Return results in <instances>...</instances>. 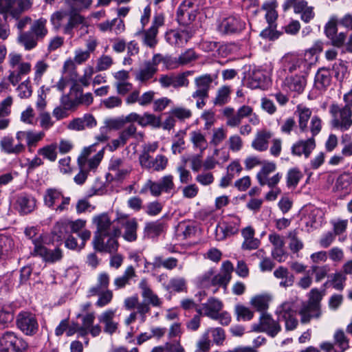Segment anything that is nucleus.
I'll return each instance as SVG.
<instances>
[{
	"label": "nucleus",
	"instance_id": "nucleus-11",
	"mask_svg": "<svg viewBox=\"0 0 352 352\" xmlns=\"http://www.w3.org/2000/svg\"><path fill=\"white\" fill-rule=\"evenodd\" d=\"M294 8L295 13L300 14V19L305 23H309L315 16L314 8L308 6L307 2L305 0H285L283 4L285 10Z\"/></svg>",
	"mask_w": 352,
	"mask_h": 352
},
{
	"label": "nucleus",
	"instance_id": "nucleus-62",
	"mask_svg": "<svg viewBox=\"0 0 352 352\" xmlns=\"http://www.w3.org/2000/svg\"><path fill=\"white\" fill-rule=\"evenodd\" d=\"M173 289L176 292H182L186 289V280L183 278H173L169 281L167 289Z\"/></svg>",
	"mask_w": 352,
	"mask_h": 352
},
{
	"label": "nucleus",
	"instance_id": "nucleus-22",
	"mask_svg": "<svg viewBox=\"0 0 352 352\" xmlns=\"http://www.w3.org/2000/svg\"><path fill=\"white\" fill-rule=\"evenodd\" d=\"M316 148V141L314 138H309L307 140H301L294 143L292 146V153L294 155H304L308 158Z\"/></svg>",
	"mask_w": 352,
	"mask_h": 352
},
{
	"label": "nucleus",
	"instance_id": "nucleus-13",
	"mask_svg": "<svg viewBox=\"0 0 352 352\" xmlns=\"http://www.w3.org/2000/svg\"><path fill=\"white\" fill-rule=\"evenodd\" d=\"M33 244L34 245L33 254L41 256L47 263H54L63 258V252L59 248L54 250L48 249L42 245L40 239L33 240Z\"/></svg>",
	"mask_w": 352,
	"mask_h": 352
},
{
	"label": "nucleus",
	"instance_id": "nucleus-17",
	"mask_svg": "<svg viewBox=\"0 0 352 352\" xmlns=\"http://www.w3.org/2000/svg\"><path fill=\"white\" fill-rule=\"evenodd\" d=\"M188 74L189 72H184L178 75H162L159 78V82L164 88L170 86L175 89L182 87H186L189 85V80L187 78Z\"/></svg>",
	"mask_w": 352,
	"mask_h": 352
},
{
	"label": "nucleus",
	"instance_id": "nucleus-18",
	"mask_svg": "<svg viewBox=\"0 0 352 352\" xmlns=\"http://www.w3.org/2000/svg\"><path fill=\"white\" fill-rule=\"evenodd\" d=\"M338 21L336 19H331L324 27V33L327 37L330 39L332 45L336 47H342L346 40V34L338 32Z\"/></svg>",
	"mask_w": 352,
	"mask_h": 352
},
{
	"label": "nucleus",
	"instance_id": "nucleus-63",
	"mask_svg": "<svg viewBox=\"0 0 352 352\" xmlns=\"http://www.w3.org/2000/svg\"><path fill=\"white\" fill-rule=\"evenodd\" d=\"M310 131L311 136L310 138H315L320 133L322 130V120L318 116H314L311 118L308 131Z\"/></svg>",
	"mask_w": 352,
	"mask_h": 352
},
{
	"label": "nucleus",
	"instance_id": "nucleus-38",
	"mask_svg": "<svg viewBox=\"0 0 352 352\" xmlns=\"http://www.w3.org/2000/svg\"><path fill=\"white\" fill-rule=\"evenodd\" d=\"M157 30L150 27L148 30L138 32L135 34L142 36V42L146 46L154 48L157 44Z\"/></svg>",
	"mask_w": 352,
	"mask_h": 352
},
{
	"label": "nucleus",
	"instance_id": "nucleus-39",
	"mask_svg": "<svg viewBox=\"0 0 352 352\" xmlns=\"http://www.w3.org/2000/svg\"><path fill=\"white\" fill-rule=\"evenodd\" d=\"M219 230L223 234L220 239H224L238 232L239 223L234 221H223L217 228V232Z\"/></svg>",
	"mask_w": 352,
	"mask_h": 352
},
{
	"label": "nucleus",
	"instance_id": "nucleus-28",
	"mask_svg": "<svg viewBox=\"0 0 352 352\" xmlns=\"http://www.w3.org/2000/svg\"><path fill=\"white\" fill-rule=\"evenodd\" d=\"M69 18L67 23L63 25V32L65 34L74 35V29L79 25L87 26V23L84 16L78 13H71L68 15Z\"/></svg>",
	"mask_w": 352,
	"mask_h": 352
},
{
	"label": "nucleus",
	"instance_id": "nucleus-4",
	"mask_svg": "<svg viewBox=\"0 0 352 352\" xmlns=\"http://www.w3.org/2000/svg\"><path fill=\"white\" fill-rule=\"evenodd\" d=\"M30 0H0V14L7 21L8 14L12 18H18L21 14L30 8Z\"/></svg>",
	"mask_w": 352,
	"mask_h": 352
},
{
	"label": "nucleus",
	"instance_id": "nucleus-59",
	"mask_svg": "<svg viewBox=\"0 0 352 352\" xmlns=\"http://www.w3.org/2000/svg\"><path fill=\"white\" fill-rule=\"evenodd\" d=\"M235 313L238 320H250L254 316V312L248 307L241 305H237L235 307Z\"/></svg>",
	"mask_w": 352,
	"mask_h": 352
},
{
	"label": "nucleus",
	"instance_id": "nucleus-37",
	"mask_svg": "<svg viewBox=\"0 0 352 352\" xmlns=\"http://www.w3.org/2000/svg\"><path fill=\"white\" fill-rule=\"evenodd\" d=\"M196 231V226L192 223L180 222L176 228V236L180 240H186L193 237Z\"/></svg>",
	"mask_w": 352,
	"mask_h": 352
},
{
	"label": "nucleus",
	"instance_id": "nucleus-26",
	"mask_svg": "<svg viewBox=\"0 0 352 352\" xmlns=\"http://www.w3.org/2000/svg\"><path fill=\"white\" fill-rule=\"evenodd\" d=\"M45 136L44 132L35 133L33 131H19L16 133V139L22 143L26 142L28 148H34Z\"/></svg>",
	"mask_w": 352,
	"mask_h": 352
},
{
	"label": "nucleus",
	"instance_id": "nucleus-53",
	"mask_svg": "<svg viewBox=\"0 0 352 352\" xmlns=\"http://www.w3.org/2000/svg\"><path fill=\"white\" fill-rule=\"evenodd\" d=\"M139 124L142 126L151 125L154 127H160L161 126V120L160 118L155 115L145 113L143 116H140Z\"/></svg>",
	"mask_w": 352,
	"mask_h": 352
},
{
	"label": "nucleus",
	"instance_id": "nucleus-8",
	"mask_svg": "<svg viewBox=\"0 0 352 352\" xmlns=\"http://www.w3.org/2000/svg\"><path fill=\"white\" fill-rule=\"evenodd\" d=\"M17 327L26 336H34L38 331V322L35 314L29 311H21L16 316Z\"/></svg>",
	"mask_w": 352,
	"mask_h": 352
},
{
	"label": "nucleus",
	"instance_id": "nucleus-16",
	"mask_svg": "<svg viewBox=\"0 0 352 352\" xmlns=\"http://www.w3.org/2000/svg\"><path fill=\"white\" fill-rule=\"evenodd\" d=\"M234 270L232 263L226 261L222 263L221 272L213 275L211 280V285L223 287L225 289L232 278V272Z\"/></svg>",
	"mask_w": 352,
	"mask_h": 352
},
{
	"label": "nucleus",
	"instance_id": "nucleus-48",
	"mask_svg": "<svg viewBox=\"0 0 352 352\" xmlns=\"http://www.w3.org/2000/svg\"><path fill=\"white\" fill-rule=\"evenodd\" d=\"M57 144L56 143H53L40 148L37 151V153L50 162H55L57 158Z\"/></svg>",
	"mask_w": 352,
	"mask_h": 352
},
{
	"label": "nucleus",
	"instance_id": "nucleus-31",
	"mask_svg": "<svg viewBox=\"0 0 352 352\" xmlns=\"http://www.w3.org/2000/svg\"><path fill=\"white\" fill-rule=\"evenodd\" d=\"M166 226V223L160 219L146 223L144 228V237L155 238L159 236L164 231Z\"/></svg>",
	"mask_w": 352,
	"mask_h": 352
},
{
	"label": "nucleus",
	"instance_id": "nucleus-10",
	"mask_svg": "<svg viewBox=\"0 0 352 352\" xmlns=\"http://www.w3.org/2000/svg\"><path fill=\"white\" fill-rule=\"evenodd\" d=\"M252 330L256 332H265L274 338L280 331L281 327L278 321L274 320L270 314L262 313L259 322L252 325Z\"/></svg>",
	"mask_w": 352,
	"mask_h": 352
},
{
	"label": "nucleus",
	"instance_id": "nucleus-56",
	"mask_svg": "<svg viewBox=\"0 0 352 352\" xmlns=\"http://www.w3.org/2000/svg\"><path fill=\"white\" fill-rule=\"evenodd\" d=\"M120 135L121 136L122 140L124 141L126 143L127 142L128 140L130 139L131 138H143V133H137V127L133 124H131L129 126H128L124 130H122L120 133Z\"/></svg>",
	"mask_w": 352,
	"mask_h": 352
},
{
	"label": "nucleus",
	"instance_id": "nucleus-25",
	"mask_svg": "<svg viewBox=\"0 0 352 352\" xmlns=\"http://www.w3.org/2000/svg\"><path fill=\"white\" fill-rule=\"evenodd\" d=\"M191 36V34L187 30L179 31L175 30H170L165 35L166 41L175 47L184 46Z\"/></svg>",
	"mask_w": 352,
	"mask_h": 352
},
{
	"label": "nucleus",
	"instance_id": "nucleus-57",
	"mask_svg": "<svg viewBox=\"0 0 352 352\" xmlns=\"http://www.w3.org/2000/svg\"><path fill=\"white\" fill-rule=\"evenodd\" d=\"M157 182L162 191L165 193H171L175 188V186L173 182V176L171 175H167L162 177Z\"/></svg>",
	"mask_w": 352,
	"mask_h": 352
},
{
	"label": "nucleus",
	"instance_id": "nucleus-21",
	"mask_svg": "<svg viewBox=\"0 0 352 352\" xmlns=\"http://www.w3.org/2000/svg\"><path fill=\"white\" fill-rule=\"evenodd\" d=\"M213 80L210 74H204L195 78V84L197 89L192 93V97H209V90Z\"/></svg>",
	"mask_w": 352,
	"mask_h": 352
},
{
	"label": "nucleus",
	"instance_id": "nucleus-3",
	"mask_svg": "<svg viewBox=\"0 0 352 352\" xmlns=\"http://www.w3.org/2000/svg\"><path fill=\"white\" fill-rule=\"evenodd\" d=\"M22 56L16 53L9 54V64L13 70L9 72L8 80L12 85H16L21 77L28 74L31 70L30 63L21 62Z\"/></svg>",
	"mask_w": 352,
	"mask_h": 352
},
{
	"label": "nucleus",
	"instance_id": "nucleus-24",
	"mask_svg": "<svg viewBox=\"0 0 352 352\" xmlns=\"http://www.w3.org/2000/svg\"><path fill=\"white\" fill-rule=\"evenodd\" d=\"M219 30L224 34H234L245 28V23L234 16L224 19L219 25Z\"/></svg>",
	"mask_w": 352,
	"mask_h": 352
},
{
	"label": "nucleus",
	"instance_id": "nucleus-23",
	"mask_svg": "<svg viewBox=\"0 0 352 352\" xmlns=\"http://www.w3.org/2000/svg\"><path fill=\"white\" fill-rule=\"evenodd\" d=\"M139 287L142 291V296L146 301L148 305H151L153 307H161L163 301L156 294L150 287L148 281L146 278H143L139 283Z\"/></svg>",
	"mask_w": 352,
	"mask_h": 352
},
{
	"label": "nucleus",
	"instance_id": "nucleus-42",
	"mask_svg": "<svg viewBox=\"0 0 352 352\" xmlns=\"http://www.w3.org/2000/svg\"><path fill=\"white\" fill-rule=\"evenodd\" d=\"M124 232L123 234L124 239L129 242H133L136 241L138 235H137V230L138 227V222L135 218L127 220L124 223Z\"/></svg>",
	"mask_w": 352,
	"mask_h": 352
},
{
	"label": "nucleus",
	"instance_id": "nucleus-14",
	"mask_svg": "<svg viewBox=\"0 0 352 352\" xmlns=\"http://www.w3.org/2000/svg\"><path fill=\"white\" fill-rule=\"evenodd\" d=\"M36 206V200L32 195L21 192L16 195L14 208L20 215L30 214L35 210Z\"/></svg>",
	"mask_w": 352,
	"mask_h": 352
},
{
	"label": "nucleus",
	"instance_id": "nucleus-19",
	"mask_svg": "<svg viewBox=\"0 0 352 352\" xmlns=\"http://www.w3.org/2000/svg\"><path fill=\"white\" fill-rule=\"evenodd\" d=\"M298 314L300 316V323L306 324L309 323L311 320L319 319L322 316V309L304 301L301 303Z\"/></svg>",
	"mask_w": 352,
	"mask_h": 352
},
{
	"label": "nucleus",
	"instance_id": "nucleus-29",
	"mask_svg": "<svg viewBox=\"0 0 352 352\" xmlns=\"http://www.w3.org/2000/svg\"><path fill=\"white\" fill-rule=\"evenodd\" d=\"M204 309V316H206L212 320L217 319V315L223 307V302L215 298H210L207 302L202 304Z\"/></svg>",
	"mask_w": 352,
	"mask_h": 352
},
{
	"label": "nucleus",
	"instance_id": "nucleus-1",
	"mask_svg": "<svg viewBox=\"0 0 352 352\" xmlns=\"http://www.w3.org/2000/svg\"><path fill=\"white\" fill-rule=\"evenodd\" d=\"M16 20L15 27L18 30L17 43L25 50L35 48L39 41L43 40L48 34L47 21L41 17L32 21L30 16L14 18Z\"/></svg>",
	"mask_w": 352,
	"mask_h": 352
},
{
	"label": "nucleus",
	"instance_id": "nucleus-7",
	"mask_svg": "<svg viewBox=\"0 0 352 352\" xmlns=\"http://www.w3.org/2000/svg\"><path fill=\"white\" fill-rule=\"evenodd\" d=\"M92 221L97 228L94 233V236L106 237L109 235L120 236L121 233L120 228L112 224L110 217L107 213H102L95 216Z\"/></svg>",
	"mask_w": 352,
	"mask_h": 352
},
{
	"label": "nucleus",
	"instance_id": "nucleus-41",
	"mask_svg": "<svg viewBox=\"0 0 352 352\" xmlns=\"http://www.w3.org/2000/svg\"><path fill=\"white\" fill-rule=\"evenodd\" d=\"M274 276L276 278L283 279L287 278V281H280L279 285L282 287L287 288L292 287L294 283V276L291 274L288 269L283 266L278 267L274 272Z\"/></svg>",
	"mask_w": 352,
	"mask_h": 352
},
{
	"label": "nucleus",
	"instance_id": "nucleus-43",
	"mask_svg": "<svg viewBox=\"0 0 352 352\" xmlns=\"http://www.w3.org/2000/svg\"><path fill=\"white\" fill-rule=\"evenodd\" d=\"M144 162L140 163L142 168L146 169H153L155 171L164 170L168 164V158L163 155H157L155 157V164L148 163V160H144Z\"/></svg>",
	"mask_w": 352,
	"mask_h": 352
},
{
	"label": "nucleus",
	"instance_id": "nucleus-2",
	"mask_svg": "<svg viewBox=\"0 0 352 352\" xmlns=\"http://www.w3.org/2000/svg\"><path fill=\"white\" fill-rule=\"evenodd\" d=\"M44 204L56 212H62L68 210L70 197H65L63 192L55 188H47L43 196Z\"/></svg>",
	"mask_w": 352,
	"mask_h": 352
},
{
	"label": "nucleus",
	"instance_id": "nucleus-51",
	"mask_svg": "<svg viewBox=\"0 0 352 352\" xmlns=\"http://www.w3.org/2000/svg\"><path fill=\"white\" fill-rule=\"evenodd\" d=\"M69 223L68 220H62L58 221L53 227L52 234L56 236L57 241H60L68 232Z\"/></svg>",
	"mask_w": 352,
	"mask_h": 352
},
{
	"label": "nucleus",
	"instance_id": "nucleus-47",
	"mask_svg": "<svg viewBox=\"0 0 352 352\" xmlns=\"http://www.w3.org/2000/svg\"><path fill=\"white\" fill-rule=\"evenodd\" d=\"M157 71V68H155L154 65H150V62H146L145 63L144 67L136 74L135 78L140 82H146L151 79Z\"/></svg>",
	"mask_w": 352,
	"mask_h": 352
},
{
	"label": "nucleus",
	"instance_id": "nucleus-5",
	"mask_svg": "<svg viewBox=\"0 0 352 352\" xmlns=\"http://www.w3.org/2000/svg\"><path fill=\"white\" fill-rule=\"evenodd\" d=\"M329 112L333 116L331 124L333 127L346 131L351 126L352 110L349 108L333 104L330 106Z\"/></svg>",
	"mask_w": 352,
	"mask_h": 352
},
{
	"label": "nucleus",
	"instance_id": "nucleus-34",
	"mask_svg": "<svg viewBox=\"0 0 352 352\" xmlns=\"http://www.w3.org/2000/svg\"><path fill=\"white\" fill-rule=\"evenodd\" d=\"M115 311L109 309L102 313L98 318L100 322L104 324V331L112 335L118 329V323L113 322Z\"/></svg>",
	"mask_w": 352,
	"mask_h": 352
},
{
	"label": "nucleus",
	"instance_id": "nucleus-30",
	"mask_svg": "<svg viewBox=\"0 0 352 352\" xmlns=\"http://www.w3.org/2000/svg\"><path fill=\"white\" fill-rule=\"evenodd\" d=\"M312 111L309 108L298 105L295 111V115L297 116L298 120V128L301 133L308 131V121L311 118Z\"/></svg>",
	"mask_w": 352,
	"mask_h": 352
},
{
	"label": "nucleus",
	"instance_id": "nucleus-12",
	"mask_svg": "<svg viewBox=\"0 0 352 352\" xmlns=\"http://www.w3.org/2000/svg\"><path fill=\"white\" fill-rule=\"evenodd\" d=\"M253 109L248 105H243L234 113V109L232 107H226L223 110V115L227 118L226 125L230 127H236L244 118L252 116Z\"/></svg>",
	"mask_w": 352,
	"mask_h": 352
},
{
	"label": "nucleus",
	"instance_id": "nucleus-36",
	"mask_svg": "<svg viewBox=\"0 0 352 352\" xmlns=\"http://www.w3.org/2000/svg\"><path fill=\"white\" fill-rule=\"evenodd\" d=\"M136 277V272L132 265L128 266L122 276L116 277L113 280L116 289H120L130 285V281Z\"/></svg>",
	"mask_w": 352,
	"mask_h": 352
},
{
	"label": "nucleus",
	"instance_id": "nucleus-40",
	"mask_svg": "<svg viewBox=\"0 0 352 352\" xmlns=\"http://www.w3.org/2000/svg\"><path fill=\"white\" fill-rule=\"evenodd\" d=\"M109 280V275L107 273H100L98 276L97 285L89 289V296H96V294L100 293L101 291L108 289Z\"/></svg>",
	"mask_w": 352,
	"mask_h": 352
},
{
	"label": "nucleus",
	"instance_id": "nucleus-44",
	"mask_svg": "<svg viewBox=\"0 0 352 352\" xmlns=\"http://www.w3.org/2000/svg\"><path fill=\"white\" fill-rule=\"evenodd\" d=\"M276 3L275 1L265 2L261 9L266 11L265 19L268 25H276L275 22L278 17V13L276 10Z\"/></svg>",
	"mask_w": 352,
	"mask_h": 352
},
{
	"label": "nucleus",
	"instance_id": "nucleus-35",
	"mask_svg": "<svg viewBox=\"0 0 352 352\" xmlns=\"http://www.w3.org/2000/svg\"><path fill=\"white\" fill-rule=\"evenodd\" d=\"M331 81V72L325 67L320 68L314 79L315 87L318 90H324L330 85Z\"/></svg>",
	"mask_w": 352,
	"mask_h": 352
},
{
	"label": "nucleus",
	"instance_id": "nucleus-20",
	"mask_svg": "<svg viewBox=\"0 0 352 352\" xmlns=\"http://www.w3.org/2000/svg\"><path fill=\"white\" fill-rule=\"evenodd\" d=\"M307 75L296 74L287 76L283 82L284 87L290 91L300 94L304 91L306 86Z\"/></svg>",
	"mask_w": 352,
	"mask_h": 352
},
{
	"label": "nucleus",
	"instance_id": "nucleus-52",
	"mask_svg": "<svg viewBox=\"0 0 352 352\" xmlns=\"http://www.w3.org/2000/svg\"><path fill=\"white\" fill-rule=\"evenodd\" d=\"M69 13L66 10H60L54 12L50 16V22L55 30L63 28L62 21L68 16Z\"/></svg>",
	"mask_w": 352,
	"mask_h": 352
},
{
	"label": "nucleus",
	"instance_id": "nucleus-54",
	"mask_svg": "<svg viewBox=\"0 0 352 352\" xmlns=\"http://www.w3.org/2000/svg\"><path fill=\"white\" fill-rule=\"evenodd\" d=\"M302 177V174L298 168H294L290 169L287 175V187L295 188Z\"/></svg>",
	"mask_w": 352,
	"mask_h": 352
},
{
	"label": "nucleus",
	"instance_id": "nucleus-60",
	"mask_svg": "<svg viewBox=\"0 0 352 352\" xmlns=\"http://www.w3.org/2000/svg\"><path fill=\"white\" fill-rule=\"evenodd\" d=\"M333 338L335 343L339 346L340 352H344L349 348V340L342 330H337L334 333Z\"/></svg>",
	"mask_w": 352,
	"mask_h": 352
},
{
	"label": "nucleus",
	"instance_id": "nucleus-49",
	"mask_svg": "<svg viewBox=\"0 0 352 352\" xmlns=\"http://www.w3.org/2000/svg\"><path fill=\"white\" fill-rule=\"evenodd\" d=\"M14 320V309L10 305H0V324L5 327Z\"/></svg>",
	"mask_w": 352,
	"mask_h": 352
},
{
	"label": "nucleus",
	"instance_id": "nucleus-46",
	"mask_svg": "<svg viewBox=\"0 0 352 352\" xmlns=\"http://www.w3.org/2000/svg\"><path fill=\"white\" fill-rule=\"evenodd\" d=\"M270 300L271 297L269 295H259L252 298L251 304L258 311L261 312V314L266 313L265 311L269 307Z\"/></svg>",
	"mask_w": 352,
	"mask_h": 352
},
{
	"label": "nucleus",
	"instance_id": "nucleus-64",
	"mask_svg": "<svg viewBox=\"0 0 352 352\" xmlns=\"http://www.w3.org/2000/svg\"><path fill=\"white\" fill-rule=\"evenodd\" d=\"M71 94H63L60 98V106L69 110L75 109L78 107L77 98L70 96Z\"/></svg>",
	"mask_w": 352,
	"mask_h": 352
},
{
	"label": "nucleus",
	"instance_id": "nucleus-9",
	"mask_svg": "<svg viewBox=\"0 0 352 352\" xmlns=\"http://www.w3.org/2000/svg\"><path fill=\"white\" fill-rule=\"evenodd\" d=\"M284 70L292 74L298 72L299 74H308L312 65V61L308 60L305 57L299 58L294 56H287L283 58Z\"/></svg>",
	"mask_w": 352,
	"mask_h": 352
},
{
	"label": "nucleus",
	"instance_id": "nucleus-61",
	"mask_svg": "<svg viewBox=\"0 0 352 352\" xmlns=\"http://www.w3.org/2000/svg\"><path fill=\"white\" fill-rule=\"evenodd\" d=\"M323 295L316 288L311 289L308 295V300L305 302L318 308H321V300Z\"/></svg>",
	"mask_w": 352,
	"mask_h": 352
},
{
	"label": "nucleus",
	"instance_id": "nucleus-33",
	"mask_svg": "<svg viewBox=\"0 0 352 352\" xmlns=\"http://www.w3.org/2000/svg\"><path fill=\"white\" fill-rule=\"evenodd\" d=\"M272 137V132L266 130L260 131L252 141V146L258 151H265L268 148L269 140Z\"/></svg>",
	"mask_w": 352,
	"mask_h": 352
},
{
	"label": "nucleus",
	"instance_id": "nucleus-15",
	"mask_svg": "<svg viewBox=\"0 0 352 352\" xmlns=\"http://www.w3.org/2000/svg\"><path fill=\"white\" fill-rule=\"evenodd\" d=\"M118 236L109 235L106 237L94 236L93 245L95 250L100 252H108L110 254L117 251L118 242L116 237Z\"/></svg>",
	"mask_w": 352,
	"mask_h": 352
},
{
	"label": "nucleus",
	"instance_id": "nucleus-45",
	"mask_svg": "<svg viewBox=\"0 0 352 352\" xmlns=\"http://www.w3.org/2000/svg\"><path fill=\"white\" fill-rule=\"evenodd\" d=\"M231 89L229 86H222L217 92V96L213 100L216 106L221 107L228 102L230 98Z\"/></svg>",
	"mask_w": 352,
	"mask_h": 352
},
{
	"label": "nucleus",
	"instance_id": "nucleus-58",
	"mask_svg": "<svg viewBox=\"0 0 352 352\" xmlns=\"http://www.w3.org/2000/svg\"><path fill=\"white\" fill-rule=\"evenodd\" d=\"M265 80V76L262 72H253L248 80L249 87L252 89L261 88Z\"/></svg>",
	"mask_w": 352,
	"mask_h": 352
},
{
	"label": "nucleus",
	"instance_id": "nucleus-32",
	"mask_svg": "<svg viewBox=\"0 0 352 352\" xmlns=\"http://www.w3.org/2000/svg\"><path fill=\"white\" fill-rule=\"evenodd\" d=\"M78 236L82 240L80 244H78L77 240L74 236L69 235L65 241V247L70 250L80 251L84 248L86 241L90 239L91 232L88 230H84L78 233Z\"/></svg>",
	"mask_w": 352,
	"mask_h": 352
},
{
	"label": "nucleus",
	"instance_id": "nucleus-27",
	"mask_svg": "<svg viewBox=\"0 0 352 352\" xmlns=\"http://www.w3.org/2000/svg\"><path fill=\"white\" fill-rule=\"evenodd\" d=\"M0 148L3 152L9 155H19L25 149V145L20 142L14 144V140L10 136H4L1 138Z\"/></svg>",
	"mask_w": 352,
	"mask_h": 352
},
{
	"label": "nucleus",
	"instance_id": "nucleus-50",
	"mask_svg": "<svg viewBox=\"0 0 352 352\" xmlns=\"http://www.w3.org/2000/svg\"><path fill=\"white\" fill-rule=\"evenodd\" d=\"M197 16V10L181 12L177 11V19L178 23L184 26H187L194 21Z\"/></svg>",
	"mask_w": 352,
	"mask_h": 352
},
{
	"label": "nucleus",
	"instance_id": "nucleus-55",
	"mask_svg": "<svg viewBox=\"0 0 352 352\" xmlns=\"http://www.w3.org/2000/svg\"><path fill=\"white\" fill-rule=\"evenodd\" d=\"M190 140L196 148H199L201 151L205 150L207 147V141L205 136L199 131H192L190 133Z\"/></svg>",
	"mask_w": 352,
	"mask_h": 352
},
{
	"label": "nucleus",
	"instance_id": "nucleus-6",
	"mask_svg": "<svg viewBox=\"0 0 352 352\" xmlns=\"http://www.w3.org/2000/svg\"><path fill=\"white\" fill-rule=\"evenodd\" d=\"M28 343L12 331H6L0 336V352H24Z\"/></svg>",
	"mask_w": 352,
	"mask_h": 352
}]
</instances>
